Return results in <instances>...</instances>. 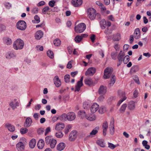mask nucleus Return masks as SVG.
Listing matches in <instances>:
<instances>
[{
  "instance_id": "f257e3e1",
  "label": "nucleus",
  "mask_w": 151,
  "mask_h": 151,
  "mask_svg": "<svg viewBox=\"0 0 151 151\" xmlns=\"http://www.w3.org/2000/svg\"><path fill=\"white\" fill-rule=\"evenodd\" d=\"M24 45L23 41L20 39H17L13 43V47L16 50L22 49Z\"/></svg>"
},
{
  "instance_id": "f03ea898",
  "label": "nucleus",
  "mask_w": 151,
  "mask_h": 151,
  "mask_svg": "<svg viewBox=\"0 0 151 151\" xmlns=\"http://www.w3.org/2000/svg\"><path fill=\"white\" fill-rule=\"evenodd\" d=\"M86 29V25L83 23H81L75 26V30L77 33H81L83 32Z\"/></svg>"
},
{
  "instance_id": "7ed1b4c3",
  "label": "nucleus",
  "mask_w": 151,
  "mask_h": 151,
  "mask_svg": "<svg viewBox=\"0 0 151 151\" xmlns=\"http://www.w3.org/2000/svg\"><path fill=\"white\" fill-rule=\"evenodd\" d=\"M17 28L18 29L24 31L27 28V24L24 21L21 20L18 21L16 24Z\"/></svg>"
},
{
  "instance_id": "20e7f679",
  "label": "nucleus",
  "mask_w": 151,
  "mask_h": 151,
  "mask_svg": "<svg viewBox=\"0 0 151 151\" xmlns=\"http://www.w3.org/2000/svg\"><path fill=\"white\" fill-rule=\"evenodd\" d=\"M88 14L89 18L91 20H93L95 18L96 16V11L93 8H89L88 9Z\"/></svg>"
},
{
  "instance_id": "39448f33",
  "label": "nucleus",
  "mask_w": 151,
  "mask_h": 151,
  "mask_svg": "<svg viewBox=\"0 0 151 151\" xmlns=\"http://www.w3.org/2000/svg\"><path fill=\"white\" fill-rule=\"evenodd\" d=\"M113 70L112 68L107 67L104 70V75L103 77L104 79H108L110 78L112 72Z\"/></svg>"
},
{
  "instance_id": "423d86ee",
  "label": "nucleus",
  "mask_w": 151,
  "mask_h": 151,
  "mask_svg": "<svg viewBox=\"0 0 151 151\" xmlns=\"http://www.w3.org/2000/svg\"><path fill=\"white\" fill-rule=\"evenodd\" d=\"M9 105L12 109L14 110L19 106V102L17 101V99H14L9 103Z\"/></svg>"
},
{
  "instance_id": "0eeeda50",
  "label": "nucleus",
  "mask_w": 151,
  "mask_h": 151,
  "mask_svg": "<svg viewBox=\"0 0 151 151\" xmlns=\"http://www.w3.org/2000/svg\"><path fill=\"white\" fill-rule=\"evenodd\" d=\"M118 93L120 98H121L122 97H123L117 103V105L118 106H119L126 99L127 97L125 96V92L124 91L121 90H119L118 91Z\"/></svg>"
},
{
  "instance_id": "6e6552de",
  "label": "nucleus",
  "mask_w": 151,
  "mask_h": 151,
  "mask_svg": "<svg viewBox=\"0 0 151 151\" xmlns=\"http://www.w3.org/2000/svg\"><path fill=\"white\" fill-rule=\"evenodd\" d=\"M83 76H82L80 79V81H78L75 86V91L78 92L80 90V88L83 85Z\"/></svg>"
},
{
  "instance_id": "1a4fd4ad",
  "label": "nucleus",
  "mask_w": 151,
  "mask_h": 151,
  "mask_svg": "<svg viewBox=\"0 0 151 151\" xmlns=\"http://www.w3.org/2000/svg\"><path fill=\"white\" fill-rule=\"evenodd\" d=\"M96 69L94 67L89 68L85 73L86 76H92L96 72Z\"/></svg>"
},
{
  "instance_id": "9d476101",
  "label": "nucleus",
  "mask_w": 151,
  "mask_h": 151,
  "mask_svg": "<svg viewBox=\"0 0 151 151\" xmlns=\"http://www.w3.org/2000/svg\"><path fill=\"white\" fill-rule=\"evenodd\" d=\"M71 3L75 7L80 6L82 4V0H72Z\"/></svg>"
},
{
  "instance_id": "9b49d317",
  "label": "nucleus",
  "mask_w": 151,
  "mask_h": 151,
  "mask_svg": "<svg viewBox=\"0 0 151 151\" xmlns=\"http://www.w3.org/2000/svg\"><path fill=\"white\" fill-rule=\"evenodd\" d=\"M136 107L135 102L132 101H130L127 105L128 109L131 111L134 110Z\"/></svg>"
},
{
  "instance_id": "f8f14e48",
  "label": "nucleus",
  "mask_w": 151,
  "mask_h": 151,
  "mask_svg": "<svg viewBox=\"0 0 151 151\" xmlns=\"http://www.w3.org/2000/svg\"><path fill=\"white\" fill-rule=\"evenodd\" d=\"M106 87L101 86L98 91L99 94L101 95H103L105 94L106 92Z\"/></svg>"
},
{
  "instance_id": "ddd939ff",
  "label": "nucleus",
  "mask_w": 151,
  "mask_h": 151,
  "mask_svg": "<svg viewBox=\"0 0 151 151\" xmlns=\"http://www.w3.org/2000/svg\"><path fill=\"white\" fill-rule=\"evenodd\" d=\"M16 148L18 151H23L24 150V146L22 142H19L16 145Z\"/></svg>"
},
{
  "instance_id": "4468645a",
  "label": "nucleus",
  "mask_w": 151,
  "mask_h": 151,
  "mask_svg": "<svg viewBox=\"0 0 151 151\" xmlns=\"http://www.w3.org/2000/svg\"><path fill=\"white\" fill-rule=\"evenodd\" d=\"M53 81L54 83L57 87H59L60 86L61 83L58 76H55L54 77Z\"/></svg>"
},
{
  "instance_id": "2eb2a0df",
  "label": "nucleus",
  "mask_w": 151,
  "mask_h": 151,
  "mask_svg": "<svg viewBox=\"0 0 151 151\" xmlns=\"http://www.w3.org/2000/svg\"><path fill=\"white\" fill-rule=\"evenodd\" d=\"M99 109V105L96 103H94L91 106L90 108L91 112L94 113Z\"/></svg>"
},
{
  "instance_id": "dca6fc26",
  "label": "nucleus",
  "mask_w": 151,
  "mask_h": 151,
  "mask_svg": "<svg viewBox=\"0 0 151 151\" xmlns=\"http://www.w3.org/2000/svg\"><path fill=\"white\" fill-rule=\"evenodd\" d=\"M77 132L76 131H73L70 133L69 137L71 141H73L76 138L77 136Z\"/></svg>"
},
{
  "instance_id": "f3484780",
  "label": "nucleus",
  "mask_w": 151,
  "mask_h": 151,
  "mask_svg": "<svg viewBox=\"0 0 151 151\" xmlns=\"http://www.w3.org/2000/svg\"><path fill=\"white\" fill-rule=\"evenodd\" d=\"M67 116V120L70 121L74 120L76 117V116L75 113L72 112L68 113Z\"/></svg>"
},
{
  "instance_id": "a211bd4d",
  "label": "nucleus",
  "mask_w": 151,
  "mask_h": 151,
  "mask_svg": "<svg viewBox=\"0 0 151 151\" xmlns=\"http://www.w3.org/2000/svg\"><path fill=\"white\" fill-rule=\"evenodd\" d=\"M43 35V33L41 30L37 31L35 35V38L38 40H40L42 37Z\"/></svg>"
},
{
  "instance_id": "6ab92c4d",
  "label": "nucleus",
  "mask_w": 151,
  "mask_h": 151,
  "mask_svg": "<svg viewBox=\"0 0 151 151\" xmlns=\"http://www.w3.org/2000/svg\"><path fill=\"white\" fill-rule=\"evenodd\" d=\"M32 123V120L30 117H27L25 121L24 124V126L25 127H30Z\"/></svg>"
},
{
  "instance_id": "aec40b11",
  "label": "nucleus",
  "mask_w": 151,
  "mask_h": 151,
  "mask_svg": "<svg viewBox=\"0 0 151 151\" xmlns=\"http://www.w3.org/2000/svg\"><path fill=\"white\" fill-rule=\"evenodd\" d=\"M108 127V122L107 121H104L102 125V127L103 129V134L104 136H105L106 134L107 129Z\"/></svg>"
},
{
  "instance_id": "412c9836",
  "label": "nucleus",
  "mask_w": 151,
  "mask_h": 151,
  "mask_svg": "<svg viewBox=\"0 0 151 151\" xmlns=\"http://www.w3.org/2000/svg\"><path fill=\"white\" fill-rule=\"evenodd\" d=\"M5 127L11 132H13L15 130V127L9 123H7L5 124Z\"/></svg>"
},
{
  "instance_id": "4be33fe9",
  "label": "nucleus",
  "mask_w": 151,
  "mask_h": 151,
  "mask_svg": "<svg viewBox=\"0 0 151 151\" xmlns=\"http://www.w3.org/2000/svg\"><path fill=\"white\" fill-rule=\"evenodd\" d=\"M109 128L110 133L111 135H113L114 132V120H113L110 122L109 125Z\"/></svg>"
},
{
  "instance_id": "5701e85b",
  "label": "nucleus",
  "mask_w": 151,
  "mask_h": 151,
  "mask_svg": "<svg viewBox=\"0 0 151 151\" xmlns=\"http://www.w3.org/2000/svg\"><path fill=\"white\" fill-rule=\"evenodd\" d=\"M64 124L62 123H58L56 124L55 129L57 130H60L63 129L65 127Z\"/></svg>"
},
{
  "instance_id": "b1692460",
  "label": "nucleus",
  "mask_w": 151,
  "mask_h": 151,
  "mask_svg": "<svg viewBox=\"0 0 151 151\" xmlns=\"http://www.w3.org/2000/svg\"><path fill=\"white\" fill-rule=\"evenodd\" d=\"M125 55V52H123L122 51H121L119 53L117 57L118 60L123 61Z\"/></svg>"
},
{
  "instance_id": "393cba45",
  "label": "nucleus",
  "mask_w": 151,
  "mask_h": 151,
  "mask_svg": "<svg viewBox=\"0 0 151 151\" xmlns=\"http://www.w3.org/2000/svg\"><path fill=\"white\" fill-rule=\"evenodd\" d=\"M65 147V144L63 142H61L58 145L57 148L58 150L61 151L64 149Z\"/></svg>"
},
{
  "instance_id": "a878e982",
  "label": "nucleus",
  "mask_w": 151,
  "mask_h": 151,
  "mask_svg": "<svg viewBox=\"0 0 151 151\" xmlns=\"http://www.w3.org/2000/svg\"><path fill=\"white\" fill-rule=\"evenodd\" d=\"M140 30L139 28L135 29L134 33V37L136 39H138L140 37Z\"/></svg>"
},
{
  "instance_id": "bb28decb",
  "label": "nucleus",
  "mask_w": 151,
  "mask_h": 151,
  "mask_svg": "<svg viewBox=\"0 0 151 151\" xmlns=\"http://www.w3.org/2000/svg\"><path fill=\"white\" fill-rule=\"evenodd\" d=\"M101 28L102 29H105L106 27V21L103 19L101 20L99 22Z\"/></svg>"
},
{
  "instance_id": "cd10ccee",
  "label": "nucleus",
  "mask_w": 151,
  "mask_h": 151,
  "mask_svg": "<svg viewBox=\"0 0 151 151\" xmlns=\"http://www.w3.org/2000/svg\"><path fill=\"white\" fill-rule=\"evenodd\" d=\"M45 143L43 140L41 139L40 140L37 144L38 148L40 149H42L44 146Z\"/></svg>"
},
{
  "instance_id": "c85d7f7f",
  "label": "nucleus",
  "mask_w": 151,
  "mask_h": 151,
  "mask_svg": "<svg viewBox=\"0 0 151 151\" xmlns=\"http://www.w3.org/2000/svg\"><path fill=\"white\" fill-rule=\"evenodd\" d=\"M84 82L85 84L88 86H91L93 84V81L90 78H86L84 80Z\"/></svg>"
},
{
  "instance_id": "c756f323",
  "label": "nucleus",
  "mask_w": 151,
  "mask_h": 151,
  "mask_svg": "<svg viewBox=\"0 0 151 151\" xmlns=\"http://www.w3.org/2000/svg\"><path fill=\"white\" fill-rule=\"evenodd\" d=\"M121 39V35L119 33H117L113 35L112 39L114 41H118Z\"/></svg>"
},
{
  "instance_id": "7c9ffc66",
  "label": "nucleus",
  "mask_w": 151,
  "mask_h": 151,
  "mask_svg": "<svg viewBox=\"0 0 151 151\" xmlns=\"http://www.w3.org/2000/svg\"><path fill=\"white\" fill-rule=\"evenodd\" d=\"M67 114L63 113L58 117V119L60 121H64L67 120Z\"/></svg>"
},
{
  "instance_id": "2f4dec72",
  "label": "nucleus",
  "mask_w": 151,
  "mask_h": 151,
  "mask_svg": "<svg viewBox=\"0 0 151 151\" xmlns=\"http://www.w3.org/2000/svg\"><path fill=\"white\" fill-rule=\"evenodd\" d=\"M36 141L35 139H32L29 142V146L31 148H33L35 146Z\"/></svg>"
},
{
  "instance_id": "473e14b6",
  "label": "nucleus",
  "mask_w": 151,
  "mask_h": 151,
  "mask_svg": "<svg viewBox=\"0 0 151 151\" xmlns=\"http://www.w3.org/2000/svg\"><path fill=\"white\" fill-rule=\"evenodd\" d=\"M127 106V104H123L119 109V111L120 113H124L125 112Z\"/></svg>"
},
{
  "instance_id": "72a5a7b5",
  "label": "nucleus",
  "mask_w": 151,
  "mask_h": 151,
  "mask_svg": "<svg viewBox=\"0 0 151 151\" xmlns=\"http://www.w3.org/2000/svg\"><path fill=\"white\" fill-rule=\"evenodd\" d=\"M57 143V141L56 140L54 139L53 138L52 139L49 143L50 146L51 148L52 149L54 148L55 146V145Z\"/></svg>"
},
{
  "instance_id": "f704fd0d",
  "label": "nucleus",
  "mask_w": 151,
  "mask_h": 151,
  "mask_svg": "<svg viewBox=\"0 0 151 151\" xmlns=\"http://www.w3.org/2000/svg\"><path fill=\"white\" fill-rule=\"evenodd\" d=\"M116 76H115L112 75L111 78V81L109 83V87L112 86L115 82Z\"/></svg>"
},
{
  "instance_id": "c9c22d12",
  "label": "nucleus",
  "mask_w": 151,
  "mask_h": 151,
  "mask_svg": "<svg viewBox=\"0 0 151 151\" xmlns=\"http://www.w3.org/2000/svg\"><path fill=\"white\" fill-rule=\"evenodd\" d=\"M112 29L111 27H107L105 29L104 33L106 35H109L112 33Z\"/></svg>"
},
{
  "instance_id": "e433bc0d",
  "label": "nucleus",
  "mask_w": 151,
  "mask_h": 151,
  "mask_svg": "<svg viewBox=\"0 0 151 151\" xmlns=\"http://www.w3.org/2000/svg\"><path fill=\"white\" fill-rule=\"evenodd\" d=\"M86 118L88 120L90 121H93L95 120L96 119V117L94 115H91L89 116H86Z\"/></svg>"
},
{
  "instance_id": "4c0bfd02",
  "label": "nucleus",
  "mask_w": 151,
  "mask_h": 151,
  "mask_svg": "<svg viewBox=\"0 0 151 151\" xmlns=\"http://www.w3.org/2000/svg\"><path fill=\"white\" fill-rule=\"evenodd\" d=\"M53 139L51 136L50 135L46 136L45 138V143L47 144H49V143H50V142Z\"/></svg>"
},
{
  "instance_id": "58836bf2",
  "label": "nucleus",
  "mask_w": 151,
  "mask_h": 151,
  "mask_svg": "<svg viewBox=\"0 0 151 151\" xmlns=\"http://www.w3.org/2000/svg\"><path fill=\"white\" fill-rule=\"evenodd\" d=\"M5 44L7 45H9L12 44V40L11 39L9 38H6L4 39Z\"/></svg>"
},
{
  "instance_id": "ea45409f",
  "label": "nucleus",
  "mask_w": 151,
  "mask_h": 151,
  "mask_svg": "<svg viewBox=\"0 0 151 151\" xmlns=\"http://www.w3.org/2000/svg\"><path fill=\"white\" fill-rule=\"evenodd\" d=\"M54 45L57 46H58L61 44V41L58 39H56L54 41Z\"/></svg>"
},
{
  "instance_id": "a19ab883",
  "label": "nucleus",
  "mask_w": 151,
  "mask_h": 151,
  "mask_svg": "<svg viewBox=\"0 0 151 151\" xmlns=\"http://www.w3.org/2000/svg\"><path fill=\"white\" fill-rule=\"evenodd\" d=\"M47 56L50 58L52 59L53 58L54 55L52 51L49 50L47 51Z\"/></svg>"
},
{
  "instance_id": "79ce46f5",
  "label": "nucleus",
  "mask_w": 151,
  "mask_h": 151,
  "mask_svg": "<svg viewBox=\"0 0 151 151\" xmlns=\"http://www.w3.org/2000/svg\"><path fill=\"white\" fill-rule=\"evenodd\" d=\"M96 143L98 145L101 147H104L105 146L104 142L102 140H98L96 141Z\"/></svg>"
},
{
  "instance_id": "37998d69",
  "label": "nucleus",
  "mask_w": 151,
  "mask_h": 151,
  "mask_svg": "<svg viewBox=\"0 0 151 151\" xmlns=\"http://www.w3.org/2000/svg\"><path fill=\"white\" fill-rule=\"evenodd\" d=\"M82 39L79 35H77L75 38V41L76 43H79L82 40Z\"/></svg>"
},
{
  "instance_id": "c03bdc74",
  "label": "nucleus",
  "mask_w": 151,
  "mask_h": 151,
  "mask_svg": "<svg viewBox=\"0 0 151 151\" xmlns=\"http://www.w3.org/2000/svg\"><path fill=\"white\" fill-rule=\"evenodd\" d=\"M15 54L10 52L6 55V58L8 59H9L13 57H15Z\"/></svg>"
},
{
  "instance_id": "a18cd8bd",
  "label": "nucleus",
  "mask_w": 151,
  "mask_h": 151,
  "mask_svg": "<svg viewBox=\"0 0 151 151\" xmlns=\"http://www.w3.org/2000/svg\"><path fill=\"white\" fill-rule=\"evenodd\" d=\"M28 131V129L25 128H22L20 130V132L22 134H24L26 133Z\"/></svg>"
},
{
  "instance_id": "49530a36",
  "label": "nucleus",
  "mask_w": 151,
  "mask_h": 151,
  "mask_svg": "<svg viewBox=\"0 0 151 151\" xmlns=\"http://www.w3.org/2000/svg\"><path fill=\"white\" fill-rule=\"evenodd\" d=\"M70 76L69 74H67L64 76V79L66 83H68L70 81Z\"/></svg>"
},
{
  "instance_id": "de8ad7c7",
  "label": "nucleus",
  "mask_w": 151,
  "mask_h": 151,
  "mask_svg": "<svg viewBox=\"0 0 151 151\" xmlns=\"http://www.w3.org/2000/svg\"><path fill=\"white\" fill-rule=\"evenodd\" d=\"M106 109L103 106L101 107L99 110V112L101 114L104 113Z\"/></svg>"
},
{
  "instance_id": "09e8293b",
  "label": "nucleus",
  "mask_w": 151,
  "mask_h": 151,
  "mask_svg": "<svg viewBox=\"0 0 151 151\" xmlns=\"http://www.w3.org/2000/svg\"><path fill=\"white\" fill-rule=\"evenodd\" d=\"M129 56L128 55H126L124 57L123 60V62L124 64H127V63L129 61Z\"/></svg>"
},
{
  "instance_id": "8fccbe9b",
  "label": "nucleus",
  "mask_w": 151,
  "mask_h": 151,
  "mask_svg": "<svg viewBox=\"0 0 151 151\" xmlns=\"http://www.w3.org/2000/svg\"><path fill=\"white\" fill-rule=\"evenodd\" d=\"M55 136L57 138H61L63 137V134L62 132H59L56 133Z\"/></svg>"
},
{
  "instance_id": "3c124183",
  "label": "nucleus",
  "mask_w": 151,
  "mask_h": 151,
  "mask_svg": "<svg viewBox=\"0 0 151 151\" xmlns=\"http://www.w3.org/2000/svg\"><path fill=\"white\" fill-rule=\"evenodd\" d=\"M117 53L114 52H112L111 53V58L114 60H115L116 59Z\"/></svg>"
},
{
  "instance_id": "603ef678",
  "label": "nucleus",
  "mask_w": 151,
  "mask_h": 151,
  "mask_svg": "<svg viewBox=\"0 0 151 151\" xmlns=\"http://www.w3.org/2000/svg\"><path fill=\"white\" fill-rule=\"evenodd\" d=\"M71 128V125L69 124L66 127L65 129V134H67L69 132V130Z\"/></svg>"
},
{
  "instance_id": "864d4df0",
  "label": "nucleus",
  "mask_w": 151,
  "mask_h": 151,
  "mask_svg": "<svg viewBox=\"0 0 151 151\" xmlns=\"http://www.w3.org/2000/svg\"><path fill=\"white\" fill-rule=\"evenodd\" d=\"M34 18L36 21V23H38L40 22V18L38 15H35L34 17Z\"/></svg>"
},
{
  "instance_id": "5fc2aeb1",
  "label": "nucleus",
  "mask_w": 151,
  "mask_h": 151,
  "mask_svg": "<svg viewBox=\"0 0 151 151\" xmlns=\"http://www.w3.org/2000/svg\"><path fill=\"white\" fill-rule=\"evenodd\" d=\"M49 9V8L48 6L45 7L42 10V12L44 14H45Z\"/></svg>"
},
{
  "instance_id": "6e6d98bb",
  "label": "nucleus",
  "mask_w": 151,
  "mask_h": 151,
  "mask_svg": "<svg viewBox=\"0 0 151 151\" xmlns=\"http://www.w3.org/2000/svg\"><path fill=\"white\" fill-rule=\"evenodd\" d=\"M78 114L79 115H82L83 116H85L86 117V114L85 111H80L78 112Z\"/></svg>"
},
{
  "instance_id": "4d7b16f0",
  "label": "nucleus",
  "mask_w": 151,
  "mask_h": 151,
  "mask_svg": "<svg viewBox=\"0 0 151 151\" xmlns=\"http://www.w3.org/2000/svg\"><path fill=\"white\" fill-rule=\"evenodd\" d=\"M133 79L137 84H140V82L139 79V78L137 76H134Z\"/></svg>"
},
{
  "instance_id": "13d9d810",
  "label": "nucleus",
  "mask_w": 151,
  "mask_h": 151,
  "mask_svg": "<svg viewBox=\"0 0 151 151\" xmlns=\"http://www.w3.org/2000/svg\"><path fill=\"white\" fill-rule=\"evenodd\" d=\"M55 1L54 0L50 1L49 2V5L50 6L53 7L54 6Z\"/></svg>"
},
{
  "instance_id": "bf43d9fd",
  "label": "nucleus",
  "mask_w": 151,
  "mask_h": 151,
  "mask_svg": "<svg viewBox=\"0 0 151 151\" xmlns=\"http://www.w3.org/2000/svg\"><path fill=\"white\" fill-rule=\"evenodd\" d=\"M108 147L111 149H114L116 147L115 145L111 143H108Z\"/></svg>"
},
{
  "instance_id": "052dcab7",
  "label": "nucleus",
  "mask_w": 151,
  "mask_h": 151,
  "mask_svg": "<svg viewBox=\"0 0 151 151\" xmlns=\"http://www.w3.org/2000/svg\"><path fill=\"white\" fill-rule=\"evenodd\" d=\"M51 131V129L50 127H48L46 129L45 134V135H46L47 134Z\"/></svg>"
},
{
  "instance_id": "680f3d73",
  "label": "nucleus",
  "mask_w": 151,
  "mask_h": 151,
  "mask_svg": "<svg viewBox=\"0 0 151 151\" xmlns=\"http://www.w3.org/2000/svg\"><path fill=\"white\" fill-rule=\"evenodd\" d=\"M44 132V129L43 128H41L37 130V133L38 134H42Z\"/></svg>"
},
{
  "instance_id": "e2e57ef3",
  "label": "nucleus",
  "mask_w": 151,
  "mask_h": 151,
  "mask_svg": "<svg viewBox=\"0 0 151 151\" xmlns=\"http://www.w3.org/2000/svg\"><path fill=\"white\" fill-rule=\"evenodd\" d=\"M138 94V91L136 89H135L133 92V96L134 97L136 98L137 97Z\"/></svg>"
},
{
  "instance_id": "0e129e2a",
  "label": "nucleus",
  "mask_w": 151,
  "mask_h": 151,
  "mask_svg": "<svg viewBox=\"0 0 151 151\" xmlns=\"http://www.w3.org/2000/svg\"><path fill=\"white\" fill-rule=\"evenodd\" d=\"M32 13L33 14L37 13L38 12V8H34L32 10Z\"/></svg>"
},
{
  "instance_id": "69168bd1",
  "label": "nucleus",
  "mask_w": 151,
  "mask_h": 151,
  "mask_svg": "<svg viewBox=\"0 0 151 151\" xmlns=\"http://www.w3.org/2000/svg\"><path fill=\"white\" fill-rule=\"evenodd\" d=\"M114 47L116 50L119 51L120 48V46L118 44L116 43L115 44L114 46Z\"/></svg>"
},
{
  "instance_id": "338daca9",
  "label": "nucleus",
  "mask_w": 151,
  "mask_h": 151,
  "mask_svg": "<svg viewBox=\"0 0 151 151\" xmlns=\"http://www.w3.org/2000/svg\"><path fill=\"white\" fill-rule=\"evenodd\" d=\"M72 67V62L71 61H69L67 65V68H68L70 69Z\"/></svg>"
},
{
  "instance_id": "774afa93",
  "label": "nucleus",
  "mask_w": 151,
  "mask_h": 151,
  "mask_svg": "<svg viewBox=\"0 0 151 151\" xmlns=\"http://www.w3.org/2000/svg\"><path fill=\"white\" fill-rule=\"evenodd\" d=\"M97 132L98 131L97 130L93 129L90 133V134L91 135H95L97 133Z\"/></svg>"
}]
</instances>
